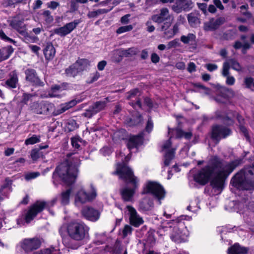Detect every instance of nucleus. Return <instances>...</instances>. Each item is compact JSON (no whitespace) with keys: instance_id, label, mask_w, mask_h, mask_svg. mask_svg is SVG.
Returning <instances> with one entry per match:
<instances>
[{"instance_id":"obj_1","label":"nucleus","mask_w":254,"mask_h":254,"mask_svg":"<svg viewBox=\"0 0 254 254\" xmlns=\"http://www.w3.org/2000/svg\"><path fill=\"white\" fill-rule=\"evenodd\" d=\"M242 158L226 161L217 156L210 159L207 165L194 176V181L201 185L206 184L211 179V186L219 192L223 190L229 176L243 162Z\"/></svg>"},{"instance_id":"obj_2","label":"nucleus","mask_w":254,"mask_h":254,"mask_svg":"<svg viewBox=\"0 0 254 254\" xmlns=\"http://www.w3.org/2000/svg\"><path fill=\"white\" fill-rule=\"evenodd\" d=\"M79 164V160L77 158H74L72 160L69 159L61 163L56 167L53 174L52 179L54 185L56 187L58 185V183L56 182L57 177H59L67 186H70L73 184L77 175V167Z\"/></svg>"},{"instance_id":"obj_3","label":"nucleus","mask_w":254,"mask_h":254,"mask_svg":"<svg viewBox=\"0 0 254 254\" xmlns=\"http://www.w3.org/2000/svg\"><path fill=\"white\" fill-rule=\"evenodd\" d=\"M119 176L126 183L132 185L131 188L125 187L120 190V193L125 201H131L138 186V180L134 175L133 171L125 162L119 163L116 170L113 173Z\"/></svg>"},{"instance_id":"obj_4","label":"nucleus","mask_w":254,"mask_h":254,"mask_svg":"<svg viewBox=\"0 0 254 254\" xmlns=\"http://www.w3.org/2000/svg\"><path fill=\"white\" fill-rule=\"evenodd\" d=\"M79 101L73 99L61 105L59 109L55 110V106L48 101H42L41 102H34L30 104V109L33 113L44 115L53 114L54 116L60 115L70 108L76 105Z\"/></svg>"},{"instance_id":"obj_5","label":"nucleus","mask_w":254,"mask_h":254,"mask_svg":"<svg viewBox=\"0 0 254 254\" xmlns=\"http://www.w3.org/2000/svg\"><path fill=\"white\" fill-rule=\"evenodd\" d=\"M254 176V162L252 165L246 166L235 174L230 184L240 190L254 189V181L251 177Z\"/></svg>"},{"instance_id":"obj_6","label":"nucleus","mask_w":254,"mask_h":254,"mask_svg":"<svg viewBox=\"0 0 254 254\" xmlns=\"http://www.w3.org/2000/svg\"><path fill=\"white\" fill-rule=\"evenodd\" d=\"M89 228L85 223H64L59 229L62 238L66 234L76 241H81L88 235Z\"/></svg>"},{"instance_id":"obj_7","label":"nucleus","mask_w":254,"mask_h":254,"mask_svg":"<svg viewBox=\"0 0 254 254\" xmlns=\"http://www.w3.org/2000/svg\"><path fill=\"white\" fill-rule=\"evenodd\" d=\"M159 227L158 233H161L162 231L171 232V239L176 243L180 244L186 241L189 235L187 227L185 223H165Z\"/></svg>"},{"instance_id":"obj_8","label":"nucleus","mask_w":254,"mask_h":254,"mask_svg":"<svg viewBox=\"0 0 254 254\" xmlns=\"http://www.w3.org/2000/svg\"><path fill=\"white\" fill-rule=\"evenodd\" d=\"M48 207V203L47 202L40 200L36 201L26 211L25 214L26 222H29L33 220L38 213Z\"/></svg>"},{"instance_id":"obj_9","label":"nucleus","mask_w":254,"mask_h":254,"mask_svg":"<svg viewBox=\"0 0 254 254\" xmlns=\"http://www.w3.org/2000/svg\"><path fill=\"white\" fill-rule=\"evenodd\" d=\"M150 193L157 198L159 201V204H161V199H163L165 195V191L162 186L156 183L150 182L146 186V191L143 193Z\"/></svg>"},{"instance_id":"obj_10","label":"nucleus","mask_w":254,"mask_h":254,"mask_svg":"<svg viewBox=\"0 0 254 254\" xmlns=\"http://www.w3.org/2000/svg\"><path fill=\"white\" fill-rule=\"evenodd\" d=\"M126 99L129 101L128 104L134 109L142 108L141 92L138 89H134L127 93Z\"/></svg>"},{"instance_id":"obj_11","label":"nucleus","mask_w":254,"mask_h":254,"mask_svg":"<svg viewBox=\"0 0 254 254\" xmlns=\"http://www.w3.org/2000/svg\"><path fill=\"white\" fill-rule=\"evenodd\" d=\"M25 80L32 85L36 87H43L45 84L39 77L36 70L28 68L24 71Z\"/></svg>"},{"instance_id":"obj_12","label":"nucleus","mask_w":254,"mask_h":254,"mask_svg":"<svg viewBox=\"0 0 254 254\" xmlns=\"http://www.w3.org/2000/svg\"><path fill=\"white\" fill-rule=\"evenodd\" d=\"M97 196L96 190L93 185H91V192L88 193L84 190H81L78 191L75 196V202L84 203L95 198Z\"/></svg>"},{"instance_id":"obj_13","label":"nucleus","mask_w":254,"mask_h":254,"mask_svg":"<svg viewBox=\"0 0 254 254\" xmlns=\"http://www.w3.org/2000/svg\"><path fill=\"white\" fill-rule=\"evenodd\" d=\"M232 133L231 130L226 127L221 125H215L212 127L211 137L213 139L219 140L225 138Z\"/></svg>"},{"instance_id":"obj_14","label":"nucleus","mask_w":254,"mask_h":254,"mask_svg":"<svg viewBox=\"0 0 254 254\" xmlns=\"http://www.w3.org/2000/svg\"><path fill=\"white\" fill-rule=\"evenodd\" d=\"M81 22L80 19H75L72 22L66 23L63 27L55 29L54 32L61 37H64L75 29Z\"/></svg>"},{"instance_id":"obj_15","label":"nucleus","mask_w":254,"mask_h":254,"mask_svg":"<svg viewBox=\"0 0 254 254\" xmlns=\"http://www.w3.org/2000/svg\"><path fill=\"white\" fill-rule=\"evenodd\" d=\"M106 104L107 103L105 101H97L92 105L89 106L82 114V116L88 118H91L94 115L104 110Z\"/></svg>"},{"instance_id":"obj_16","label":"nucleus","mask_w":254,"mask_h":254,"mask_svg":"<svg viewBox=\"0 0 254 254\" xmlns=\"http://www.w3.org/2000/svg\"><path fill=\"white\" fill-rule=\"evenodd\" d=\"M41 245V242L38 238L25 239L21 244V248L26 253H28L38 249Z\"/></svg>"},{"instance_id":"obj_17","label":"nucleus","mask_w":254,"mask_h":254,"mask_svg":"<svg viewBox=\"0 0 254 254\" xmlns=\"http://www.w3.org/2000/svg\"><path fill=\"white\" fill-rule=\"evenodd\" d=\"M2 85L5 88L12 90L19 88L18 74L15 70L10 72L8 75V78L2 83Z\"/></svg>"},{"instance_id":"obj_18","label":"nucleus","mask_w":254,"mask_h":254,"mask_svg":"<svg viewBox=\"0 0 254 254\" xmlns=\"http://www.w3.org/2000/svg\"><path fill=\"white\" fill-rule=\"evenodd\" d=\"M225 21V18L224 17H219L216 19L211 18L209 21L204 23L203 30L206 31H214L224 24Z\"/></svg>"},{"instance_id":"obj_19","label":"nucleus","mask_w":254,"mask_h":254,"mask_svg":"<svg viewBox=\"0 0 254 254\" xmlns=\"http://www.w3.org/2000/svg\"><path fill=\"white\" fill-rule=\"evenodd\" d=\"M82 214L87 220L91 221H96L100 217V213L98 210L87 206L82 209Z\"/></svg>"},{"instance_id":"obj_20","label":"nucleus","mask_w":254,"mask_h":254,"mask_svg":"<svg viewBox=\"0 0 254 254\" xmlns=\"http://www.w3.org/2000/svg\"><path fill=\"white\" fill-rule=\"evenodd\" d=\"M169 11L167 8L164 7L160 9L158 14H154L151 16V19L156 23H161L170 19Z\"/></svg>"},{"instance_id":"obj_21","label":"nucleus","mask_w":254,"mask_h":254,"mask_svg":"<svg viewBox=\"0 0 254 254\" xmlns=\"http://www.w3.org/2000/svg\"><path fill=\"white\" fill-rule=\"evenodd\" d=\"M9 25L16 30L20 35L26 34V26L24 23L23 19L15 18L9 22Z\"/></svg>"},{"instance_id":"obj_22","label":"nucleus","mask_w":254,"mask_h":254,"mask_svg":"<svg viewBox=\"0 0 254 254\" xmlns=\"http://www.w3.org/2000/svg\"><path fill=\"white\" fill-rule=\"evenodd\" d=\"M249 249L236 243L227 250L228 254H247Z\"/></svg>"},{"instance_id":"obj_23","label":"nucleus","mask_w":254,"mask_h":254,"mask_svg":"<svg viewBox=\"0 0 254 254\" xmlns=\"http://www.w3.org/2000/svg\"><path fill=\"white\" fill-rule=\"evenodd\" d=\"M153 207V200L150 197L147 196L144 197L139 202V208L143 211H147L152 209Z\"/></svg>"},{"instance_id":"obj_24","label":"nucleus","mask_w":254,"mask_h":254,"mask_svg":"<svg viewBox=\"0 0 254 254\" xmlns=\"http://www.w3.org/2000/svg\"><path fill=\"white\" fill-rule=\"evenodd\" d=\"M142 142V137L140 135L132 136L129 138L127 143V147L129 150L137 148Z\"/></svg>"},{"instance_id":"obj_25","label":"nucleus","mask_w":254,"mask_h":254,"mask_svg":"<svg viewBox=\"0 0 254 254\" xmlns=\"http://www.w3.org/2000/svg\"><path fill=\"white\" fill-rule=\"evenodd\" d=\"M129 222H143V220L136 212V210L130 206H127Z\"/></svg>"},{"instance_id":"obj_26","label":"nucleus","mask_w":254,"mask_h":254,"mask_svg":"<svg viewBox=\"0 0 254 254\" xmlns=\"http://www.w3.org/2000/svg\"><path fill=\"white\" fill-rule=\"evenodd\" d=\"M56 50L51 43H48L44 49V54L47 61L53 59L55 56Z\"/></svg>"},{"instance_id":"obj_27","label":"nucleus","mask_w":254,"mask_h":254,"mask_svg":"<svg viewBox=\"0 0 254 254\" xmlns=\"http://www.w3.org/2000/svg\"><path fill=\"white\" fill-rule=\"evenodd\" d=\"M137 53L136 48L132 47L127 49H120L116 52L117 55L120 57H130L135 55Z\"/></svg>"},{"instance_id":"obj_28","label":"nucleus","mask_w":254,"mask_h":254,"mask_svg":"<svg viewBox=\"0 0 254 254\" xmlns=\"http://www.w3.org/2000/svg\"><path fill=\"white\" fill-rule=\"evenodd\" d=\"M12 180L9 178H6L3 184L0 188V193L3 196H6L7 194L11 191V185Z\"/></svg>"},{"instance_id":"obj_29","label":"nucleus","mask_w":254,"mask_h":254,"mask_svg":"<svg viewBox=\"0 0 254 254\" xmlns=\"http://www.w3.org/2000/svg\"><path fill=\"white\" fill-rule=\"evenodd\" d=\"M128 137V134L126 129L121 128L116 131L113 135V139L116 142L127 139Z\"/></svg>"},{"instance_id":"obj_30","label":"nucleus","mask_w":254,"mask_h":254,"mask_svg":"<svg viewBox=\"0 0 254 254\" xmlns=\"http://www.w3.org/2000/svg\"><path fill=\"white\" fill-rule=\"evenodd\" d=\"M76 66L77 67L80 72L85 70L90 66V62L87 59H81L77 60L75 63Z\"/></svg>"},{"instance_id":"obj_31","label":"nucleus","mask_w":254,"mask_h":254,"mask_svg":"<svg viewBox=\"0 0 254 254\" xmlns=\"http://www.w3.org/2000/svg\"><path fill=\"white\" fill-rule=\"evenodd\" d=\"M13 52L11 46H8L0 49V60L4 61L7 59Z\"/></svg>"},{"instance_id":"obj_32","label":"nucleus","mask_w":254,"mask_h":254,"mask_svg":"<svg viewBox=\"0 0 254 254\" xmlns=\"http://www.w3.org/2000/svg\"><path fill=\"white\" fill-rule=\"evenodd\" d=\"M126 122L128 126H137L142 122V116L140 114L137 113L132 118H127Z\"/></svg>"},{"instance_id":"obj_33","label":"nucleus","mask_w":254,"mask_h":254,"mask_svg":"<svg viewBox=\"0 0 254 254\" xmlns=\"http://www.w3.org/2000/svg\"><path fill=\"white\" fill-rule=\"evenodd\" d=\"M79 73L80 72L78 71L77 67L76 66L74 63L69 66L68 68H66L65 70V74L68 77H74Z\"/></svg>"},{"instance_id":"obj_34","label":"nucleus","mask_w":254,"mask_h":254,"mask_svg":"<svg viewBox=\"0 0 254 254\" xmlns=\"http://www.w3.org/2000/svg\"><path fill=\"white\" fill-rule=\"evenodd\" d=\"M42 18L47 24H51L54 21L53 16L51 14V12L48 10H44L40 14Z\"/></svg>"},{"instance_id":"obj_35","label":"nucleus","mask_w":254,"mask_h":254,"mask_svg":"<svg viewBox=\"0 0 254 254\" xmlns=\"http://www.w3.org/2000/svg\"><path fill=\"white\" fill-rule=\"evenodd\" d=\"M232 69L237 71L242 70V67L240 63L235 59H229L226 62Z\"/></svg>"},{"instance_id":"obj_36","label":"nucleus","mask_w":254,"mask_h":254,"mask_svg":"<svg viewBox=\"0 0 254 254\" xmlns=\"http://www.w3.org/2000/svg\"><path fill=\"white\" fill-rule=\"evenodd\" d=\"M71 192L70 189H67L65 191H64L61 194V202L62 204L66 205L69 203L70 195Z\"/></svg>"},{"instance_id":"obj_37","label":"nucleus","mask_w":254,"mask_h":254,"mask_svg":"<svg viewBox=\"0 0 254 254\" xmlns=\"http://www.w3.org/2000/svg\"><path fill=\"white\" fill-rule=\"evenodd\" d=\"M198 16V12H191L188 14V20L191 26H194L199 23Z\"/></svg>"},{"instance_id":"obj_38","label":"nucleus","mask_w":254,"mask_h":254,"mask_svg":"<svg viewBox=\"0 0 254 254\" xmlns=\"http://www.w3.org/2000/svg\"><path fill=\"white\" fill-rule=\"evenodd\" d=\"M48 147V145H40L39 149H33L31 151V156L33 160H37L41 155V150L47 148Z\"/></svg>"},{"instance_id":"obj_39","label":"nucleus","mask_w":254,"mask_h":254,"mask_svg":"<svg viewBox=\"0 0 254 254\" xmlns=\"http://www.w3.org/2000/svg\"><path fill=\"white\" fill-rule=\"evenodd\" d=\"M175 151L173 149L168 150L164 155V165L168 166L170 165L171 161L174 159Z\"/></svg>"},{"instance_id":"obj_40","label":"nucleus","mask_w":254,"mask_h":254,"mask_svg":"<svg viewBox=\"0 0 254 254\" xmlns=\"http://www.w3.org/2000/svg\"><path fill=\"white\" fill-rule=\"evenodd\" d=\"M215 118L221 120L224 122L229 121L230 124H233V121L228 116H226L224 113L220 110H217L215 112Z\"/></svg>"},{"instance_id":"obj_41","label":"nucleus","mask_w":254,"mask_h":254,"mask_svg":"<svg viewBox=\"0 0 254 254\" xmlns=\"http://www.w3.org/2000/svg\"><path fill=\"white\" fill-rule=\"evenodd\" d=\"M68 84L66 82H63L60 84H55L52 86L51 90L53 92L57 91H62L67 89Z\"/></svg>"},{"instance_id":"obj_42","label":"nucleus","mask_w":254,"mask_h":254,"mask_svg":"<svg viewBox=\"0 0 254 254\" xmlns=\"http://www.w3.org/2000/svg\"><path fill=\"white\" fill-rule=\"evenodd\" d=\"M196 36L192 33H189L187 36L183 35L181 37V41L184 44H189L190 42H195Z\"/></svg>"},{"instance_id":"obj_43","label":"nucleus","mask_w":254,"mask_h":254,"mask_svg":"<svg viewBox=\"0 0 254 254\" xmlns=\"http://www.w3.org/2000/svg\"><path fill=\"white\" fill-rule=\"evenodd\" d=\"M176 137L177 138L185 137L187 139H190L191 138L192 134L191 132H185L181 129H178L176 130Z\"/></svg>"},{"instance_id":"obj_44","label":"nucleus","mask_w":254,"mask_h":254,"mask_svg":"<svg viewBox=\"0 0 254 254\" xmlns=\"http://www.w3.org/2000/svg\"><path fill=\"white\" fill-rule=\"evenodd\" d=\"M34 254H60L59 251L55 249L54 248L51 247L49 249L41 250L39 252H36Z\"/></svg>"},{"instance_id":"obj_45","label":"nucleus","mask_w":254,"mask_h":254,"mask_svg":"<svg viewBox=\"0 0 254 254\" xmlns=\"http://www.w3.org/2000/svg\"><path fill=\"white\" fill-rule=\"evenodd\" d=\"M241 13L246 16L248 19H250L252 17V13L248 10L249 6L248 4L243 5L240 7Z\"/></svg>"},{"instance_id":"obj_46","label":"nucleus","mask_w":254,"mask_h":254,"mask_svg":"<svg viewBox=\"0 0 254 254\" xmlns=\"http://www.w3.org/2000/svg\"><path fill=\"white\" fill-rule=\"evenodd\" d=\"M40 136L33 135L31 137L26 139L25 141V144L27 145L34 144L36 143L39 142Z\"/></svg>"},{"instance_id":"obj_47","label":"nucleus","mask_w":254,"mask_h":254,"mask_svg":"<svg viewBox=\"0 0 254 254\" xmlns=\"http://www.w3.org/2000/svg\"><path fill=\"white\" fill-rule=\"evenodd\" d=\"M66 127L69 131H72L77 129L78 125L74 120H70L67 122Z\"/></svg>"},{"instance_id":"obj_48","label":"nucleus","mask_w":254,"mask_h":254,"mask_svg":"<svg viewBox=\"0 0 254 254\" xmlns=\"http://www.w3.org/2000/svg\"><path fill=\"white\" fill-rule=\"evenodd\" d=\"M229 89L225 87H221L218 89L216 94L219 95L221 97L226 99L228 97V93Z\"/></svg>"},{"instance_id":"obj_49","label":"nucleus","mask_w":254,"mask_h":254,"mask_svg":"<svg viewBox=\"0 0 254 254\" xmlns=\"http://www.w3.org/2000/svg\"><path fill=\"white\" fill-rule=\"evenodd\" d=\"M26 34L21 35L24 38V41L27 43L35 42L38 38L35 36H32L29 35L26 30L25 31Z\"/></svg>"},{"instance_id":"obj_50","label":"nucleus","mask_w":254,"mask_h":254,"mask_svg":"<svg viewBox=\"0 0 254 254\" xmlns=\"http://www.w3.org/2000/svg\"><path fill=\"white\" fill-rule=\"evenodd\" d=\"M133 29V26L131 25L123 26L119 27L117 30V33L122 34L126 32L130 31Z\"/></svg>"},{"instance_id":"obj_51","label":"nucleus","mask_w":254,"mask_h":254,"mask_svg":"<svg viewBox=\"0 0 254 254\" xmlns=\"http://www.w3.org/2000/svg\"><path fill=\"white\" fill-rule=\"evenodd\" d=\"M132 228L131 226L128 225H126L122 230V237L125 238L128 235L131 234Z\"/></svg>"},{"instance_id":"obj_52","label":"nucleus","mask_w":254,"mask_h":254,"mask_svg":"<svg viewBox=\"0 0 254 254\" xmlns=\"http://www.w3.org/2000/svg\"><path fill=\"white\" fill-rule=\"evenodd\" d=\"M153 128V123L151 117L149 116L148 117V121L147 122L146 127H145V130L147 132H150Z\"/></svg>"},{"instance_id":"obj_53","label":"nucleus","mask_w":254,"mask_h":254,"mask_svg":"<svg viewBox=\"0 0 254 254\" xmlns=\"http://www.w3.org/2000/svg\"><path fill=\"white\" fill-rule=\"evenodd\" d=\"M0 38L1 39H2V40L6 41V42L12 43L14 44L16 43V41H15L14 40L9 38L8 37H7L5 35V34L4 33L3 31L2 30H0Z\"/></svg>"},{"instance_id":"obj_54","label":"nucleus","mask_w":254,"mask_h":254,"mask_svg":"<svg viewBox=\"0 0 254 254\" xmlns=\"http://www.w3.org/2000/svg\"><path fill=\"white\" fill-rule=\"evenodd\" d=\"M34 96V95L30 93H24L22 96L21 103L24 104H27L31 98Z\"/></svg>"},{"instance_id":"obj_55","label":"nucleus","mask_w":254,"mask_h":254,"mask_svg":"<svg viewBox=\"0 0 254 254\" xmlns=\"http://www.w3.org/2000/svg\"><path fill=\"white\" fill-rule=\"evenodd\" d=\"M144 104L149 109H152L154 107L155 104L152 100L147 97L144 98Z\"/></svg>"},{"instance_id":"obj_56","label":"nucleus","mask_w":254,"mask_h":254,"mask_svg":"<svg viewBox=\"0 0 254 254\" xmlns=\"http://www.w3.org/2000/svg\"><path fill=\"white\" fill-rule=\"evenodd\" d=\"M254 81V78L252 77H247L244 79V83L246 87L248 89H251Z\"/></svg>"},{"instance_id":"obj_57","label":"nucleus","mask_w":254,"mask_h":254,"mask_svg":"<svg viewBox=\"0 0 254 254\" xmlns=\"http://www.w3.org/2000/svg\"><path fill=\"white\" fill-rule=\"evenodd\" d=\"M230 67L228 65L227 63L224 62L223 64V69L222 72V74L223 76L226 77L229 75V69Z\"/></svg>"},{"instance_id":"obj_58","label":"nucleus","mask_w":254,"mask_h":254,"mask_svg":"<svg viewBox=\"0 0 254 254\" xmlns=\"http://www.w3.org/2000/svg\"><path fill=\"white\" fill-rule=\"evenodd\" d=\"M122 251V248L121 247V243L117 240L114 246V251L116 252L117 254H121Z\"/></svg>"},{"instance_id":"obj_59","label":"nucleus","mask_w":254,"mask_h":254,"mask_svg":"<svg viewBox=\"0 0 254 254\" xmlns=\"http://www.w3.org/2000/svg\"><path fill=\"white\" fill-rule=\"evenodd\" d=\"M239 127H240V129L241 132L242 133H243V134L246 137V139L247 140L249 141L250 140V136L249 135L248 131L247 128L244 125H241L240 126H239Z\"/></svg>"},{"instance_id":"obj_60","label":"nucleus","mask_w":254,"mask_h":254,"mask_svg":"<svg viewBox=\"0 0 254 254\" xmlns=\"http://www.w3.org/2000/svg\"><path fill=\"white\" fill-rule=\"evenodd\" d=\"M59 6L60 3L55 1H51L47 3L48 7L53 10L56 9Z\"/></svg>"},{"instance_id":"obj_61","label":"nucleus","mask_w":254,"mask_h":254,"mask_svg":"<svg viewBox=\"0 0 254 254\" xmlns=\"http://www.w3.org/2000/svg\"><path fill=\"white\" fill-rule=\"evenodd\" d=\"M211 99L215 100L217 103H220V104H225L226 102L225 100L226 99L222 98L219 95L216 94V96H211L210 97Z\"/></svg>"},{"instance_id":"obj_62","label":"nucleus","mask_w":254,"mask_h":254,"mask_svg":"<svg viewBox=\"0 0 254 254\" xmlns=\"http://www.w3.org/2000/svg\"><path fill=\"white\" fill-rule=\"evenodd\" d=\"M235 226L232 227L229 224L226 225L225 226H222V231L223 232H231L235 230Z\"/></svg>"},{"instance_id":"obj_63","label":"nucleus","mask_w":254,"mask_h":254,"mask_svg":"<svg viewBox=\"0 0 254 254\" xmlns=\"http://www.w3.org/2000/svg\"><path fill=\"white\" fill-rule=\"evenodd\" d=\"M40 175L39 172H33L29 173L25 175V178L26 180H29L31 179H35Z\"/></svg>"},{"instance_id":"obj_64","label":"nucleus","mask_w":254,"mask_h":254,"mask_svg":"<svg viewBox=\"0 0 254 254\" xmlns=\"http://www.w3.org/2000/svg\"><path fill=\"white\" fill-rule=\"evenodd\" d=\"M184 2H185V3L184 5V8L185 9L189 10V9L192 8L194 6L193 2L191 0H185V1Z\"/></svg>"}]
</instances>
